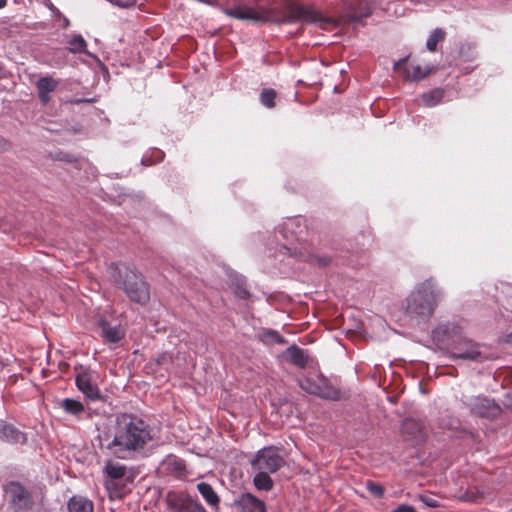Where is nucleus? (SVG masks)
<instances>
[{
	"label": "nucleus",
	"mask_w": 512,
	"mask_h": 512,
	"mask_svg": "<svg viewBox=\"0 0 512 512\" xmlns=\"http://www.w3.org/2000/svg\"><path fill=\"white\" fill-rule=\"evenodd\" d=\"M431 339L453 361L481 364L492 359L489 347L470 338L464 327L455 321L437 324L431 331Z\"/></svg>",
	"instance_id": "obj_1"
},
{
	"label": "nucleus",
	"mask_w": 512,
	"mask_h": 512,
	"mask_svg": "<svg viewBox=\"0 0 512 512\" xmlns=\"http://www.w3.org/2000/svg\"><path fill=\"white\" fill-rule=\"evenodd\" d=\"M154 441L151 427L132 415L117 418L113 439L106 450L118 459H132Z\"/></svg>",
	"instance_id": "obj_2"
},
{
	"label": "nucleus",
	"mask_w": 512,
	"mask_h": 512,
	"mask_svg": "<svg viewBox=\"0 0 512 512\" xmlns=\"http://www.w3.org/2000/svg\"><path fill=\"white\" fill-rule=\"evenodd\" d=\"M444 298V290L435 278L429 277L415 284L403 301L405 316L414 325L427 324Z\"/></svg>",
	"instance_id": "obj_3"
},
{
	"label": "nucleus",
	"mask_w": 512,
	"mask_h": 512,
	"mask_svg": "<svg viewBox=\"0 0 512 512\" xmlns=\"http://www.w3.org/2000/svg\"><path fill=\"white\" fill-rule=\"evenodd\" d=\"M109 275L117 285L124 289L131 301L141 305L149 301V287L141 274L136 273L125 265L111 264Z\"/></svg>",
	"instance_id": "obj_4"
},
{
	"label": "nucleus",
	"mask_w": 512,
	"mask_h": 512,
	"mask_svg": "<svg viewBox=\"0 0 512 512\" xmlns=\"http://www.w3.org/2000/svg\"><path fill=\"white\" fill-rule=\"evenodd\" d=\"M104 486L109 493L111 499L122 498L127 491V484L133 481L132 475L128 468L115 462L108 460L103 468Z\"/></svg>",
	"instance_id": "obj_5"
},
{
	"label": "nucleus",
	"mask_w": 512,
	"mask_h": 512,
	"mask_svg": "<svg viewBox=\"0 0 512 512\" xmlns=\"http://www.w3.org/2000/svg\"><path fill=\"white\" fill-rule=\"evenodd\" d=\"M298 383L309 394L329 400H337L340 397V392L321 373L310 372L307 376L299 378Z\"/></svg>",
	"instance_id": "obj_6"
},
{
	"label": "nucleus",
	"mask_w": 512,
	"mask_h": 512,
	"mask_svg": "<svg viewBox=\"0 0 512 512\" xmlns=\"http://www.w3.org/2000/svg\"><path fill=\"white\" fill-rule=\"evenodd\" d=\"M461 401L472 414L482 418L494 419L502 411L494 399L484 395L463 396Z\"/></svg>",
	"instance_id": "obj_7"
},
{
	"label": "nucleus",
	"mask_w": 512,
	"mask_h": 512,
	"mask_svg": "<svg viewBox=\"0 0 512 512\" xmlns=\"http://www.w3.org/2000/svg\"><path fill=\"white\" fill-rule=\"evenodd\" d=\"M251 465L254 470L275 473L284 465V459L278 448L270 446L259 450Z\"/></svg>",
	"instance_id": "obj_8"
},
{
	"label": "nucleus",
	"mask_w": 512,
	"mask_h": 512,
	"mask_svg": "<svg viewBox=\"0 0 512 512\" xmlns=\"http://www.w3.org/2000/svg\"><path fill=\"white\" fill-rule=\"evenodd\" d=\"M261 0H254L256 7L246 4H238L227 10V15L239 20H249L254 22H267L271 18V11L260 6Z\"/></svg>",
	"instance_id": "obj_9"
},
{
	"label": "nucleus",
	"mask_w": 512,
	"mask_h": 512,
	"mask_svg": "<svg viewBox=\"0 0 512 512\" xmlns=\"http://www.w3.org/2000/svg\"><path fill=\"white\" fill-rule=\"evenodd\" d=\"M322 21V16L312 7L291 5L287 8L284 16L277 20L278 24L286 23H318Z\"/></svg>",
	"instance_id": "obj_10"
},
{
	"label": "nucleus",
	"mask_w": 512,
	"mask_h": 512,
	"mask_svg": "<svg viewBox=\"0 0 512 512\" xmlns=\"http://www.w3.org/2000/svg\"><path fill=\"white\" fill-rule=\"evenodd\" d=\"M5 493L8 497L9 503L16 511L30 509L33 505L30 491L19 482H9L5 486Z\"/></svg>",
	"instance_id": "obj_11"
},
{
	"label": "nucleus",
	"mask_w": 512,
	"mask_h": 512,
	"mask_svg": "<svg viewBox=\"0 0 512 512\" xmlns=\"http://www.w3.org/2000/svg\"><path fill=\"white\" fill-rule=\"evenodd\" d=\"M394 70L401 74L405 79L418 81L425 78L432 70L431 66L407 65V57L399 59L394 63Z\"/></svg>",
	"instance_id": "obj_12"
},
{
	"label": "nucleus",
	"mask_w": 512,
	"mask_h": 512,
	"mask_svg": "<svg viewBox=\"0 0 512 512\" xmlns=\"http://www.w3.org/2000/svg\"><path fill=\"white\" fill-rule=\"evenodd\" d=\"M98 328L105 343H118L125 336V330L120 324H112L105 319L98 321Z\"/></svg>",
	"instance_id": "obj_13"
},
{
	"label": "nucleus",
	"mask_w": 512,
	"mask_h": 512,
	"mask_svg": "<svg viewBox=\"0 0 512 512\" xmlns=\"http://www.w3.org/2000/svg\"><path fill=\"white\" fill-rule=\"evenodd\" d=\"M169 506L173 512H206L200 503L187 496L169 497Z\"/></svg>",
	"instance_id": "obj_14"
},
{
	"label": "nucleus",
	"mask_w": 512,
	"mask_h": 512,
	"mask_svg": "<svg viewBox=\"0 0 512 512\" xmlns=\"http://www.w3.org/2000/svg\"><path fill=\"white\" fill-rule=\"evenodd\" d=\"M77 388L90 400L100 398V391L92 381V375L88 371H82L76 376Z\"/></svg>",
	"instance_id": "obj_15"
},
{
	"label": "nucleus",
	"mask_w": 512,
	"mask_h": 512,
	"mask_svg": "<svg viewBox=\"0 0 512 512\" xmlns=\"http://www.w3.org/2000/svg\"><path fill=\"white\" fill-rule=\"evenodd\" d=\"M159 470L164 475H169V476L179 478V477L185 475L186 466H185L184 461L181 458L174 456V455H168L161 462V464L159 466Z\"/></svg>",
	"instance_id": "obj_16"
},
{
	"label": "nucleus",
	"mask_w": 512,
	"mask_h": 512,
	"mask_svg": "<svg viewBox=\"0 0 512 512\" xmlns=\"http://www.w3.org/2000/svg\"><path fill=\"white\" fill-rule=\"evenodd\" d=\"M236 507L242 512H266L265 503L251 493H243L235 500Z\"/></svg>",
	"instance_id": "obj_17"
},
{
	"label": "nucleus",
	"mask_w": 512,
	"mask_h": 512,
	"mask_svg": "<svg viewBox=\"0 0 512 512\" xmlns=\"http://www.w3.org/2000/svg\"><path fill=\"white\" fill-rule=\"evenodd\" d=\"M277 231L285 240L292 241L293 239H298V235L303 231L301 218L295 217L287 219L278 226Z\"/></svg>",
	"instance_id": "obj_18"
},
{
	"label": "nucleus",
	"mask_w": 512,
	"mask_h": 512,
	"mask_svg": "<svg viewBox=\"0 0 512 512\" xmlns=\"http://www.w3.org/2000/svg\"><path fill=\"white\" fill-rule=\"evenodd\" d=\"M374 10V3L371 0H354V27L364 26L365 19L371 17Z\"/></svg>",
	"instance_id": "obj_19"
},
{
	"label": "nucleus",
	"mask_w": 512,
	"mask_h": 512,
	"mask_svg": "<svg viewBox=\"0 0 512 512\" xmlns=\"http://www.w3.org/2000/svg\"><path fill=\"white\" fill-rule=\"evenodd\" d=\"M0 439L11 444H24L27 441L23 432L5 422L0 423Z\"/></svg>",
	"instance_id": "obj_20"
},
{
	"label": "nucleus",
	"mask_w": 512,
	"mask_h": 512,
	"mask_svg": "<svg viewBox=\"0 0 512 512\" xmlns=\"http://www.w3.org/2000/svg\"><path fill=\"white\" fill-rule=\"evenodd\" d=\"M283 358L299 368H305L308 364L309 355L300 347L291 345L284 351Z\"/></svg>",
	"instance_id": "obj_21"
},
{
	"label": "nucleus",
	"mask_w": 512,
	"mask_h": 512,
	"mask_svg": "<svg viewBox=\"0 0 512 512\" xmlns=\"http://www.w3.org/2000/svg\"><path fill=\"white\" fill-rule=\"evenodd\" d=\"M67 508L69 512H93L94 505L91 500L84 496H73L69 499L67 503Z\"/></svg>",
	"instance_id": "obj_22"
},
{
	"label": "nucleus",
	"mask_w": 512,
	"mask_h": 512,
	"mask_svg": "<svg viewBox=\"0 0 512 512\" xmlns=\"http://www.w3.org/2000/svg\"><path fill=\"white\" fill-rule=\"evenodd\" d=\"M59 406L69 415L80 418L81 415L85 412L84 405L75 399L65 398L60 401Z\"/></svg>",
	"instance_id": "obj_23"
},
{
	"label": "nucleus",
	"mask_w": 512,
	"mask_h": 512,
	"mask_svg": "<svg viewBox=\"0 0 512 512\" xmlns=\"http://www.w3.org/2000/svg\"><path fill=\"white\" fill-rule=\"evenodd\" d=\"M197 490L208 505L212 507L219 505L220 499L210 484L201 482L197 485Z\"/></svg>",
	"instance_id": "obj_24"
},
{
	"label": "nucleus",
	"mask_w": 512,
	"mask_h": 512,
	"mask_svg": "<svg viewBox=\"0 0 512 512\" xmlns=\"http://www.w3.org/2000/svg\"><path fill=\"white\" fill-rule=\"evenodd\" d=\"M444 97V90L435 88L430 91L424 92L420 95L423 106L434 107L438 105Z\"/></svg>",
	"instance_id": "obj_25"
},
{
	"label": "nucleus",
	"mask_w": 512,
	"mask_h": 512,
	"mask_svg": "<svg viewBox=\"0 0 512 512\" xmlns=\"http://www.w3.org/2000/svg\"><path fill=\"white\" fill-rule=\"evenodd\" d=\"M446 37V31L443 28H435L429 34L426 40V48L430 52H435L437 45L443 42Z\"/></svg>",
	"instance_id": "obj_26"
},
{
	"label": "nucleus",
	"mask_w": 512,
	"mask_h": 512,
	"mask_svg": "<svg viewBox=\"0 0 512 512\" xmlns=\"http://www.w3.org/2000/svg\"><path fill=\"white\" fill-rule=\"evenodd\" d=\"M369 327H370V318L365 316L364 318L359 317L357 318L356 315H354V338L355 337H362L365 338L369 334Z\"/></svg>",
	"instance_id": "obj_27"
},
{
	"label": "nucleus",
	"mask_w": 512,
	"mask_h": 512,
	"mask_svg": "<svg viewBox=\"0 0 512 512\" xmlns=\"http://www.w3.org/2000/svg\"><path fill=\"white\" fill-rule=\"evenodd\" d=\"M270 473L258 471V473L254 476L253 482L257 489L269 491L273 486V481L269 476Z\"/></svg>",
	"instance_id": "obj_28"
},
{
	"label": "nucleus",
	"mask_w": 512,
	"mask_h": 512,
	"mask_svg": "<svg viewBox=\"0 0 512 512\" xmlns=\"http://www.w3.org/2000/svg\"><path fill=\"white\" fill-rule=\"evenodd\" d=\"M434 4H439L443 6H450L454 9H464L466 7H474L476 0H429Z\"/></svg>",
	"instance_id": "obj_29"
},
{
	"label": "nucleus",
	"mask_w": 512,
	"mask_h": 512,
	"mask_svg": "<svg viewBox=\"0 0 512 512\" xmlns=\"http://www.w3.org/2000/svg\"><path fill=\"white\" fill-rule=\"evenodd\" d=\"M68 43H69L68 49L71 53H73V54L87 53V51H86L87 43L81 35H74L69 40Z\"/></svg>",
	"instance_id": "obj_30"
},
{
	"label": "nucleus",
	"mask_w": 512,
	"mask_h": 512,
	"mask_svg": "<svg viewBox=\"0 0 512 512\" xmlns=\"http://www.w3.org/2000/svg\"><path fill=\"white\" fill-rule=\"evenodd\" d=\"M57 86L58 81L49 76L41 77L36 83L38 91H42L44 93L53 92Z\"/></svg>",
	"instance_id": "obj_31"
},
{
	"label": "nucleus",
	"mask_w": 512,
	"mask_h": 512,
	"mask_svg": "<svg viewBox=\"0 0 512 512\" xmlns=\"http://www.w3.org/2000/svg\"><path fill=\"white\" fill-rule=\"evenodd\" d=\"M484 493L477 487H472L460 495L459 499L464 502H478L483 498Z\"/></svg>",
	"instance_id": "obj_32"
},
{
	"label": "nucleus",
	"mask_w": 512,
	"mask_h": 512,
	"mask_svg": "<svg viewBox=\"0 0 512 512\" xmlns=\"http://www.w3.org/2000/svg\"><path fill=\"white\" fill-rule=\"evenodd\" d=\"M260 338L266 344H283L285 342L283 336L274 330L263 331Z\"/></svg>",
	"instance_id": "obj_33"
},
{
	"label": "nucleus",
	"mask_w": 512,
	"mask_h": 512,
	"mask_svg": "<svg viewBox=\"0 0 512 512\" xmlns=\"http://www.w3.org/2000/svg\"><path fill=\"white\" fill-rule=\"evenodd\" d=\"M276 92L273 89H264L260 94L261 103L267 108L275 107Z\"/></svg>",
	"instance_id": "obj_34"
},
{
	"label": "nucleus",
	"mask_w": 512,
	"mask_h": 512,
	"mask_svg": "<svg viewBox=\"0 0 512 512\" xmlns=\"http://www.w3.org/2000/svg\"><path fill=\"white\" fill-rule=\"evenodd\" d=\"M372 243V234L369 230H363L357 236V244L361 247H368Z\"/></svg>",
	"instance_id": "obj_35"
},
{
	"label": "nucleus",
	"mask_w": 512,
	"mask_h": 512,
	"mask_svg": "<svg viewBox=\"0 0 512 512\" xmlns=\"http://www.w3.org/2000/svg\"><path fill=\"white\" fill-rule=\"evenodd\" d=\"M367 490L376 498H381L384 494V489L380 484L368 481L366 484Z\"/></svg>",
	"instance_id": "obj_36"
},
{
	"label": "nucleus",
	"mask_w": 512,
	"mask_h": 512,
	"mask_svg": "<svg viewBox=\"0 0 512 512\" xmlns=\"http://www.w3.org/2000/svg\"><path fill=\"white\" fill-rule=\"evenodd\" d=\"M152 153H153L154 159H151L148 156H144L142 158L143 165H152L154 163H158L163 160L164 153L161 150L156 149Z\"/></svg>",
	"instance_id": "obj_37"
},
{
	"label": "nucleus",
	"mask_w": 512,
	"mask_h": 512,
	"mask_svg": "<svg viewBox=\"0 0 512 512\" xmlns=\"http://www.w3.org/2000/svg\"><path fill=\"white\" fill-rule=\"evenodd\" d=\"M356 289L360 291L359 293L364 298H369L373 293V286L370 282L360 283V286H357Z\"/></svg>",
	"instance_id": "obj_38"
},
{
	"label": "nucleus",
	"mask_w": 512,
	"mask_h": 512,
	"mask_svg": "<svg viewBox=\"0 0 512 512\" xmlns=\"http://www.w3.org/2000/svg\"><path fill=\"white\" fill-rule=\"evenodd\" d=\"M419 499L427 507L436 508L440 506L439 502L436 499L431 498L429 496L421 495Z\"/></svg>",
	"instance_id": "obj_39"
},
{
	"label": "nucleus",
	"mask_w": 512,
	"mask_h": 512,
	"mask_svg": "<svg viewBox=\"0 0 512 512\" xmlns=\"http://www.w3.org/2000/svg\"><path fill=\"white\" fill-rule=\"evenodd\" d=\"M110 2L120 8H129L136 4V0H110Z\"/></svg>",
	"instance_id": "obj_40"
},
{
	"label": "nucleus",
	"mask_w": 512,
	"mask_h": 512,
	"mask_svg": "<svg viewBox=\"0 0 512 512\" xmlns=\"http://www.w3.org/2000/svg\"><path fill=\"white\" fill-rule=\"evenodd\" d=\"M392 512H416L415 508L408 504H401L397 506Z\"/></svg>",
	"instance_id": "obj_41"
},
{
	"label": "nucleus",
	"mask_w": 512,
	"mask_h": 512,
	"mask_svg": "<svg viewBox=\"0 0 512 512\" xmlns=\"http://www.w3.org/2000/svg\"><path fill=\"white\" fill-rule=\"evenodd\" d=\"M38 95H39L41 102L44 104H46L50 99L49 93H44L42 91H38Z\"/></svg>",
	"instance_id": "obj_42"
},
{
	"label": "nucleus",
	"mask_w": 512,
	"mask_h": 512,
	"mask_svg": "<svg viewBox=\"0 0 512 512\" xmlns=\"http://www.w3.org/2000/svg\"><path fill=\"white\" fill-rule=\"evenodd\" d=\"M237 295L242 298V299H245L248 297L249 293L246 289L244 288H240L238 291H237Z\"/></svg>",
	"instance_id": "obj_43"
},
{
	"label": "nucleus",
	"mask_w": 512,
	"mask_h": 512,
	"mask_svg": "<svg viewBox=\"0 0 512 512\" xmlns=\"http://www.w3.org/2000/svg\"><path fill=\"white\" fill-rule=\"evenodd\" d=\"M42 1H43V3H44L47 7H49V8H51V7L53 6V4L51 3V1H50V0H42Z\"/></svg>",
	"instance_id": "obj_44"
},
{
	"label": "nucleus",
	"mask_w": 512,
	"mask_h": 512,
	"mask_svg": "<svg viewBox=\"0 0 512 512\" xmlns=\"http://www.w3.org/2000/svg\"><path fill=\"white\" fill-rule=\"evenodd\" d=\"M7 4V0H0V9L5 7Z\"/></svg>",
	"instance_id": "obj_45"
},
{
	"label": "nucleus",
	"mask_w": 512,
	"mask_h": 512,
	"mask_svg": "<svg viewBox=\"0 0 512 512\" xmlns=\"http://www.w3.org/2000/svg\"><path fill=\"white\" fill-rule=\"evenodd\" d=\"M328 262H329L328 259H323V260H321L320 264L321 265H327Z\"/></svg>",
	"instance_id": "obj_46"
},
{
	"label": "nucleus",
	"mask_w": 512,
	"mask_h": 512,
	"mask_svg": "<svg viewBox=\"0 0 512 512\" xmlns=\"http://www.w3.org/2000/svg\"><path fill=\"white\" fill-rule=\"evenodd\" d=\"M199 2H207L206 0H198Z\"/></svg>",
	"instance_id": "obj_47"
},
{
	"label": "nucleus",
	"mask_w": 512,
	"mask_h": 512,
	"mask_svg": "<svg viewBox=\"0 0 512 512\" xmlns=\"http://www.w3.org/2000/svg\"><path fill=\"white\" fill-rule=\"evenodd\" d=\"M510 406L512 407V397H511V403H510Z\"/></svg>",
	"instance_id": "obj_48"
}]
</instances>
